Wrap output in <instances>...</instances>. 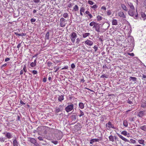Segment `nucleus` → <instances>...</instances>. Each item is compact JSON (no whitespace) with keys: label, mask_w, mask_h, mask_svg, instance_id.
<instances>
[{"label":"nucleus","mask_w":146,"mask_h":146,"mask_svg":"<svg viewBox=\"0 0 146 146\" xmlns=\"http://www.w3.org/2000/svg\"><path fill=\"white\" fill-rule=\"evenodd\" d=\"M134 11V10L132 9L129 10L128 12V14L130 16L133 17L134 19H137L138 16L137 10H136L137 14L135 15H134L135 14V12Z\"/></svg>","instance_id":"nucleus-1"},{"label":"nucleus","mask_w":146,"mask_h":146,"mask_svg":"<svg viewBox=\"0 0 146 146\" xmlns=\"http://www.w3.org/2000/svg\"><path fill=\"white\" fill-rule=\"evenodd\" d=\"M77 37V34L75 32H72L70 35V38L71 41L73 43H74L75 41V39Z\"/></svg>","instance_id":"nucleus-2"},{"label":"nucleus","mask_w":146,"mask_h":146,"mask_svg":"<svg viewBox=\"0 0 146 146\" xmlns=\"http://www.w3.org/2000/svg\"><path fill=\"white\" fill-rule=\"evenodd\" d=\"M74 105L71 104L68 105L65 108V111L67 112H69L73 109Z\"/></svg>","instance_id":"nucleus-3"},{"label":"nucleus","mask_w":146,"mask_h":146,"mask_svg":"<svg viewBox=\"0 0 146 146\" xmlns=\"http://www.w3.org/2000/svg\"><path fill=\"white\" fill-rule=\"evenodd\" d=\"M64 105H60L58 108H56L55 110V113H58L60 111H62L63 110V107Z\"/></svg>","instance_id":"nucleus-4"},{"label":"nucleus","mask_w":146,"mask_h":146,"mask_svg":"<svg viewBox=\"0 0 146 146\" xmlns=\"http://www.w3.org/2000/svg\"><path fill=\"white\" fill-rule=\"evenodd\" d=\"M3 134L5 135V136L8 139H10L13 137L12 134L10 132H5L3 133Z\"/></svg>","instance_id":"nucleus-5"},{"label":"nucleus","mask_w":146,"mask_h":146,"mask_svg":"<svg viewBox=\"0 0 146 146\" xmlns=\"http://www.w3.org/2000/svg\"><path fill=\"white\" fill-rule=\"evenodd\" d=\"M110 25L108 23H106L103 24L102 25V27L103 29L104 30V31H106L108 29Z\"/></svg>","instance_id":"nucleus-6"},{"label":"nucleus","mask_w":146,"mask_h":146,"mask_svg":"<svg viewBox=\"0 0 146 146\" xmlns=\"http://www.w3.org/2000/svg\"><path fill=\"white\" fill-rule=\"evenodd\" d=\"M65 21V19L63 18H61L60 19V25L61 27H64L65 26L66 24Z\"/></svg>","instance_id":"nucleus-7"},{"label":"nucleus","mask_w":146,"mask_h":146,"mask_svg":"<svg viewBox=\"0 0 146 146\" xmlns=\"http://www.w3.org/2000/svg\"><path fill=\"white\" fill-rule=\"evenodd\" d=\"M106 126L108 128H112L113 129H115V127L113 124H112L111 123L110 121L106 124Z\"/></svg>","instance_id":"nucleus-8"},{"label":"nucleus","mask_w":146,"mask_h":146,"mask_svg":"<svg viewBox=\"0 0 146 146\" xmlns=\"http://www.w3.org/2000/svg\"><path fill=\"white\" fill-rule=\"evenodd\" d=\"M145 111H141L139 112L137 114V116L139 117H142L145 115Z\"/></svg>","instance_id":"nucleus-9"},{"label":"nucleus","mask_w":146,"mask_h":146,"mask_svg":"<svg viewBox=\"0 0 146 146\" xmlns=\"http://www.w3.org/2000/svg\"><path fill=\"white\" fill-rule=\"evenodd\" d=\"M85 43L88 45L89 46L92 45L93 44V42L92 41L88 40L85 41Z\"/></svg>","instance_id":"nucleus-10"},{"label":"nucleus","mask_w":146,"mask_h":146,"mask_svg":"<svg viewBox=\"0 0 146 146\" xmlns=\"http://www.w3.org/2000/svg\"><path fill=\"white\" fill-rule=\"evenodd\" d=\"M117 135L120 138H121L122 140L125 141V142H129V140H127V139H126L125 138H124V137H123L121 135H120L119 134L117 133Z\"/></svg>","instance_id":"nucleus-11"},{"label":"nucleus","mask_w":146,"mask_h":146,"mask_svg":"<svg viewBox=\"0 0 146 146\" xmlns=\"http://www.w3.org/2000/svg\"><path fill=\"white\" fill-rule=\"evenodd\" d=\"M14 138V139H13V146H19L18 143L16 139L17 138L16 137H15Z\"/></svg>","instance_id":"nucleus-12"},{"label":"nucleus","mask_w":146,"mask_h":146,"mask_svg":"<svg viewBox=\"0 0 146 146\" xmlns=\"http://www.w3.org/2000/svg\"><path fill=\"white\" fill-rule=\"evenodd\" d=\"M70 118L72 121H75L77 118V116L76 115H72L70 116Z\"/></svg>","instance_id":"nucleus-13"},{"label":"nucleus","mask_w":146,"mask_h":146,"mask_svg":"<svg viewBox=\"0 0 146 146\" xmlns=\"http://www.w3.org/2000/svg\"><path fill=\"white\" fill-rule=\"evenodd\" d=\"M29 139V140L32 143H33L34 144H35L36 142V141L35 139L34 138H28Z\"/></svg>","instance_id":"nucleus-14"},{"label":"nucleus","mask_w":146,"mask_h":146,"mask_svg":"<svg viewBox=\"0 0 146 146\" xmlns=\"http://www.w3.org/2000/svg\"><path fill=\"white\" fill-rule=\"evenodd\" d=\"M119 16L122 18H125L126 17L125 16L123 12L122 11L119 12L118 14Z\"/></svg>","instance_id":"nucleus-15"},{"label":"nucleus","mask_w":146,"mask_h":146,"mask_svg":"<svg viewBox=\"0 0 146 146\" xmlns=\"http://www.w3.org/2000/svg\"><path fill=\"white\" fill-rule=\"evenodd\" d=\"M127 4L129 7L131 9L134 10V7L133 4L130 2H128Z\"/></svg>","instance_id":"nucleus-16"},{"label":"nucleus","mask_w":146,"mask_h":146,"mask_svg":"<svg viewBox=\"0 0 146 146\" xmlns=\"http://www.w3.org/2000/svg\"><path fill=\"white\" fill-rule=\"evenodd\" d=\"M99 139H94L91 140L90 143L91 144H92L95 142L99 141Z\"/></svg>","instance_id":"nucleus-17"},{"label":"nucleus","mask_w":146,"mask_h":146,"mask_svg":"<svg viewBox=\"0 0 146 146\" xmlns=\"http://www.w3.org/2000/svg\"><path fill=\"white\" fill-rule=\"evenodd\" d=\"M121 5V7L123 10L126 11H127V8L124 4H122Z\"/></svg>","instance_id":"nucleus-18"},{"label":"nucleus","mask_w":146,"mask_h":146,"mask_svg":"<svg viewBox=\"0 0 146 146\" xmlns=\"http://www.w3.org/2000/svg\"><path fill=\"white\" fill-rule=\"evenodd\" d=\"M141 107L145 108L146 107V102L145 101H143L141 106Z\"/></svg>","instance_id":"nucleus-19"},{"label":"nucleus","mask_w":146,"mask_h":146,"mask_svg":"<svg viewBox=\"0 0 146 146\" xmlns=\"http://www.w3.org/2000/svg\"><path fill=\"white\" fill-rule=\"evenodd\" d=\"M15 34L17 36H25L26 35L25 33H22L21 34H19V33H17L16 32H15Z\"/></svg>","instance_id":"nucleus-20"},{"label":"nucleus","mask_w":146,"mask_h":146,"mask_svg":"<svg viewBox=\"0 0 146 146\" xmlns=\"http://www.w3.org/2000/svg\"><path fill=\"white\" fill-rule=\"evenodd\" d=\"M109 138L110 141L113 142L114 141V137L111 135L109 137Z\"/></svg>","instance_id":"nucleus-21"},{"label":"nucleus","mask_w":146,"mask_h":146,"mask_svg":"<svg viewBox=\"0 0 146 146\" xmlns=\"http://www.w3.org/2000/svg\"><path fill=\"white\" fill-rule=\"evenodd\" d=\"M96 27V28H95L96 30L98 32H100V25L98 24L97 25Z\"/></svg>","instance_id":"nucleus-22"},{"label":"nucleus","mask_w":146,"mask_h":146,"mask_svg":"<svg viewBox=\"0 0 146 146\" xmlns=\"http://www.w3.org/2000/svg\"><path fill=\"white\" fill-rule=\"evenodd\" d=\"M138 143L141 144H143V146L145 145V144L144 143V141L143 139L139 140L138 141Z\"/></svg>","instance_id":"nucleus-23"},{"label":"nucleus","mask_w":146,"mask_h":146,"mask_svg":"<svg viewBox=\"0 0 146 146\" xmlns=\"http://www.w3.org/2000/svg\"><path fill=\"white\" fill-rule=\"evenodd\" d=\"M79 106L80 108L81 109H83L84 108V106L82 103L80 102L79 104Z\"/></svg>","instance_id":"nucleus-24"},{"label":"nucleus","mask_w":146,"mask_h":146,"mask_svg":"<svg viewBox=\"0 0 146 146\" xmlns=\"http://www.w3.org/2000/svg\"><path fill=\"white\" fill-rule=\"evenodd\" d=\"M64 96L63 95H61L59 97L58 100L60 102H61L64 100Z\"/></svg>","instance_id":"nucleus-25"},{"label":"nucleus","mask_w":146,"mask_h":146,"mask_svg":"<svg viewBox=\"0 0 146 146\" xmlns=\"http://www.w3.org/2000/svg\"><path fill=\"white\" fill-rule=\"evenodd\" d=\"M90 35V33H83L82 35L84 38H85L89 36Z\"/></svg>","instance_id":"nucleus-26"},{"label":"nucleus","mask_w":146,"mask_h":146,"mask_svg":"<svg viewBox=\"0 0 146 146\" xmlns=\"http://www.w3.org/2000/svg\"><path fill=\"white\" fill-rule=\"evenodd\" d=\"M140 128L142 130L144 131H146V125H144L143 126H141L140 127Z\"/></svg>","instance_id":"nucleus-27"},{"label":"nucleus","mask_w":146,"mask_h":146,"mask_svg":"<svg viewBox=\"0 0 146 146\" xmlns=\"http://www.w3.org/2000/svg\"><path fill=\"white\" fill-rule=\"evenodd\" d=\"M141 17L144 19H146V15L143 12H142L141 13Z\"/></svg>","instance_id":"nucleus-28"},{"label":"nucleus","mask_w":146,"mask_h":146,"mask_svg":"<svg viewBox=\"0 0 146 146\" xmlns=\"http://www.w3.org/2000/svg\"><path fill=\"white\" fill-rule=\"evenodd\" d=\"M112 24L113 25H117V20L116 19H113L112 21Z\"/></svg>","instance_id":"nucleus-29"},{"label":"nucleus","mask_w":146,"mask_h":146,"mask_svg":"<svg viewBox=\"0 0 146 146\" xmlns=\"http://www.w3.org/2000/svg\"><path fill=\"white\" fill-rule=\"evenodd\" d=\"M49 33L48 32L46 34L45 39L48 40L49 39Z\"/></svg>","instance_id":"nucleus-30"},{"label":"nucleus","mask_w":146,"mask_h":146,"mask_svg":"<svg viewBox=\"0 0 146 146\" xmlns=\"http://www.w3.org/2000/svg\"><path fill=\"white\" fill-rule=\"evenodd\" d=\"M123 125L126 127H127L128 126V122L126 120H124L123 121Z\"/></svg>","instance_id":"nucleus-31"},{"label":"nucleus","mask_w":146,"mask_h":146,"mask_svg":"<svg viewBox=\"0 0 146 146\" xmlns=\"http://www.w3.org/2000/svg\"><path fill=\"white\" fill-rule=\"evenodd\" d=\"M73 10L75 11L78 10V7L77 5H75V6L74 7Z\"/></svg>","instance_id":"nucleus-32"},{"label":"nucleus","mask_w":146,"mask_h":146,"mask_svg":"<svg viewBox=\"0 0 146 146\" xmlns=\"http://www.w3.org/2000/svg\"><path fill=\"white\" fill-rule=\"evenodd\" d=\"M103 18L101 16L98 15L97 17V20L98 21L101 20Z\"/></svg>","instance_id":"nucleus-33"},{"label":"nucleus","mask_w":146,"mask_h":146,"mask_svg":"<svg viewBox=\"0 0 146 146\" xmlns=\"http://www.w3.org/2000/svg\"><path fill=\"white\" fill-rule=\"evenodd\" d=\"M130 79H131L134 82L136 81L137 78L135 77H133L131 76L130 78Z\"/></svg>","instance_id":"nucleus-34"},{"label":"nucleus","mask_w":146,"mask_h":146,"mask_svg":"<svg viewBox=\"0 0 146 146\" xmlns=\"http://www.w3.org/2000/svg\"><path fill=\"white\" fill-rule=\"evenodd\" d=\"M36 64H35V63L34 62H32L31 63L30 65L32 67H33L36 66Z\"/></svg>","instance_id":"nucleus-35"},{"label":"nucleus","mask_w":146,"mask_h":146,"mask_svg":"<svg viewBox=\"0 0 146 146\" xmlns=\"http://www.w3.org/2000/svg\"><path fill=\"white\" fill-rule=\"evenodd\" d=\"M121 133L123 135L125 136H126V135H127V132L125 131H122L121 132Z\"/></svg>","instance_id":"nucleus-36"},{"label":"nucleus","mask_w":146,"mask_h":146,"mask_svg":"<svg viewBox=\"0 0 146 146\" xmlns=\"http://www.w3.org/2000/svg\"><path fill=\"white\" fill-rule=\"evenodd\" d=\"M6 138H3V137H1L0 138V141L1 142H4L5 141V139Z\"/></svg>","instance_id":"nucleus-37"},{"label":"nucleus","mask_w":146,"mask_h":146,"mask_svg":"<svg viewBox=\"0 0 146 146\" xmlns=\"http://www.w3.org/2000/svg\"><path fill=\"white\" fill-rule=\"evenodd\" d=\"M68 14L67 13H65L63 15V17L65 18H67L68 17Z\"/></svg>","instance_id":"nucleus-38"},{"label":"nucleus","mask_w":146,"mask_h":146,"mask_svg":"<svg viewBox=\"0 0 146 146\" xmlns=\"http://www.w3.org/2000/svg\"><path fill=\"white\" fill-rule=\"evenodd\" d=\"M96 23L94 21L90 23V25L91 26H93L94 24H96Z\"/></svg>","instance_id":"nucleus-39"},{"label":"nucleus","mask_w":146,"mask_h":146,"mask_svg":"<svg viewBox=\"0 0 146 146\" xmlns=\"http://www.w3.org/2000/svg\"><path fill=\"white\" fill-rule=\"evenodd\" d=\"M80 114L79 115V116L80 117L84 115V113L81 110H80Z\"/></svg>","instance_id":"nucleus-40"},{"label":"nucleus","mask_w":146,"mask_h":146,"mask_svg":"<svg viewBox=\"0 0 146 146\" xmlns=\"http://www.w3.org/2000/svg\"><path fill=\"white\" fill-rule=\"evenodd\" d=\"M131 142L133 143H135L136 141L135 140H133V139H131L130 140Z\"/></svg>","instance_id":"nucleus-41"},{"label":"nucleus","mask_w":146,"mask_h":146,"mask_svg":"<svg viewBox=\"0 0 146 146\" xmlns=\"http://www.w3.org/2000/svg\"><path fill=\"white\" fill-rule=\"evenodd\" d=\"M101 78H108L107 75H106L105 74H103L101 76Z\"/></svg>","instance_id":"nucleus-42"},{"label":"nucleus","mask_w":146,"mask_h":146,"mask_svg":"<svg viewBox=\"0 0 146 146\" xmlns=\"http://www.w3.org/2000/svg\"><path fill=\"white\" fill-rule=\"evenodd\" d=\"M93 48L95 50V52H96L98 49V46L97 45H95L94 47Z\"/></svg>","instance_id":"nucleus-43"},{"label":"nucleus","mask_w":146,"mask_h":146,"mask_svg":"<svg viewBox=\"0 0 146 146\" xmlns=\"http://www.w3.org/2000/svg\"><path fill=\"white\" fill-rule=\"evenodd\" d=\"M97 7L98 6L96 5H94L92 7V8L94 9V10L96 9Z\"/></svg>","instance_id":"nucleus-44"},{"label":"nucleus","mask_w":146,"mask_h":146,"mask_svg":"<svg viewBox=\"0 0 146 146\" xmlns=\"http://www.w3.org/2000/svg\"><path fill=\"white\" fill-rule=\"evenodd\" d=\"M23 71L25 72H26L27 71V70L26 68V65H24L23 68Z\"/></svg>","instance_id":"nucleus-45"},{"label":"nucleus","mask_w":146,"mask_h":146,"mask_svg":"<svg viewBox=\"0 0 146 146\" xmlns=\"http://www.w3.org/2000/svg\"><path fill=\"white\" fill-rule=\"evenodd\" d=\"M47 65L48 66L50 67L51 66L52 63L50 62H48L47 63Z\"/></svg>","instance_id":"nucleus-46"},{"label":"nucleus","mask_w":146,"mask_h":146,"mask_svg":"<svg viewBox=\"0 0 146 146\" xmlns=\"http://www.w3.org/2000/svg\"><path fill=\"white\" fill-rule=\"evenodd\" d=\"M80 39L79 38H77L76 39V43L77 44H78L80 42Z\"/></svg>","instance_id":"nucleus-47"},{"label":"nucleus","mask_w":146,"mask_h":146,"mask_svg":"<svg viewBox=\"0 0 146 146\" xmlns=\"http://www.w3.org/2000/svg\"><path fill=\"white\" fill-rule=\"evenodd\" d=\"M80 12H84V7H82L81 8L80 10Z\"/></svg>","instance_id":"nucleus-48"},{"label":"nucleus","mask_w":146,"mask_h":146,"mask_svg":"<svg viewBox=\"0 0 146 146\" xmlns=\"http://www.w3.org/2000/svg\"><path fill=\"white\" fill-rule=\"evenodd\" d=\"M38 139H39L40 141H43V140L42 138L40 136L38 137Z\"/></svg>","instance_id":"nucleus-49"},{"label":"nucleus","mask_w":146,"mask_h":146,"mask_svg":"<svg viewBox=\"0 0 146 146\" xmlns=\"http://www.w3.org/2000/svg\"><path fill=\"white\" fill-rule=\"evenodd\" d=\"M88 3L91 5H92L94 3V2L91 1H88Z\"/></svg>","instance_id":"nucleus-50"},{"label":"nucleus","mask_w":146,"mask_h":146,"mask_svg":"<svg viewBox=\"0 0 146 146\" xmlns=\"http://www.w3.org/2000/svg\"><path fill=\"white\" fill-rule=\"evenodd\" d=\"M51 142L53 143H54V144H55V145H56L58 144V141H51Z\"/></svg>","instance_id":"nucleus-51"},{"label":"nucleus","mask_w":146,"mask_h":146,"mask_svg":"<svg viewBox=\"0 0 146 146\" xmlns=\"http://www.w3.org/2000/svg\"><path fill=\"white\" fill-rule=\"evenodd\" d=\"M71 67L72 69H74L75 68V65L74 64H72L71 65Z\"/></svg>","instance_id":"nucleus-52"},{"label":"nucleus","mask_w":146,"mask_h":146,"mask_svg":"<svg viewBox=\"0 0 146 146\" xmlns=\"http://www.w3.org/2000/svg\"><path fill=\"white\" fill-rule=\"evenodd\" d=\"M111 14V12L110 10H108L107 12L108 15H110Z\"/></svg>","instance_id":"nucleus-53"},{"label":"nucleus","mask_w":146,"mask_h":146,"mask_svg":"<svg viewBox=\"0 0 146 146\" xmlns=\"http://www.w3.org/2000/svg\"><path fill=\"white\" fill-rule=\"evenodd\" d=\"M31 23H33L35 22L36 21V19L32 18L31 19Z\"/></svg>","instance_id":"nucleus-54"},{"label":"nucleus","mask_w":146,"mask_h":146,"mask_svg":"<svg viewBox=\"0 0 146 146\" xmlns=\"http://www.w3.org/2000/svg\"><path fill=\"white\" fill-rule=\"evenodd\" d=\"M32 73L33 74H36L37 73V72L36 70H34L33 71Z\"/></svg>","instance_id":"nucleus-55"},{"label":"nucleus","mask_w":146,"mask_h":146,"mask_svg":"<svg viewBox=\"0 0 146 146\" xmlns=\"http://www.w3.org/2000/svg\"><path fill=\"white\" fill-rule=\"evenodd\" d=\"M72 5L71 3L68 5V7L69 8H71L72 7Z\"/></svg>","instance_id":"nucleus-56"},{"label":"nucleus","mask_w":146,"mask_h":146,"mask_svg":"<svg viewBox=\"0 0 146 146\" xmlns=\"http://www.w3.org/2000/svg\"><path fill=\"white\" fill-rule=\"evenodd\" d=\"M36 3H38L40 1V0H33Z\"/></svg>","instance_id":"nucleus-57"},{"label":"nucleus","mask_w":146,"mask_h":146,"mask_svg":"<svg viewBox=\"0 0 146 146\" xmlns=\"http://www.w3.org/2000/svg\"><path fill=\"white\" fill-rule=\"evenodd\" d=\"M101 9L105 10H106V7L105 6H103L101 7Z\"/></svg>","instance_id":"nucleus-58"},{"label":"nucleus","mask_w":146,"mask_h":146,"mask_svg":"<svg viewBox=\"0 0 146 146\" xmlns=\"http://www.w3.org/2000/svg\"><path fill=\"white\" fill-rule=\"evenodd\" d=\"M128 54L131 56H134V54L133 53H129Z\"/></svg>","instance_id":"nucleus-59"},{"label":"nucleus","mask_w":146,"mask_h":146,"mask_svg":"<svg viewBox=\"0 0 146 146\" xmlns=\"http://www.w3.org/2000/svg\"><path fill=\"white\" fill-rule=\"evenodd\" d=\"M10 60V58H7L5 59V61L7 62V61H9Z\"/></svg>","instance_id":"nucleus-60"},{"label":"nucleus","mask_w":146,"mask_h":146,"mask_svg":"<svg viewBox=\"0 0 146 146\" xmlns=\"http://www.w3.org/2000/svg\"><path fill=\"white\" fill-rule=\"evenodd\" d=\"M21 43H19V44L17 46V47L19 49L21 46Z\"/></svg>","instance_id":"nucleus-61"},{"label":"nucleus","mask_w":146,"mask_h":146,"mask_svg":"<svg viewBox=\"0 0 146 146\" xmlns=\"http://www.w3.org/2000/svg\"><path fill=\"white\" fill-rule=\"evenodd\" d=\"M23 73V70H21L20 71V75L22 74Z\"/></svg>","instance_id":"nucleus-62"},{"label":"nucleus","mask_w":146,"mask_h":146,"mask_svg":"<svg viewBox=\"0 0 146 146\" xmlns=\"http://www.w3.org/2000/svg\"><path fill=\"white\" fill-rule=\"evenodd\" d=\"M85 13L88 15H89V14H90V12L88 11H86V12H85Z\"/></svg>","instance_id":"nucleus-63"},{"label":"nucleus","mask_w":146,"mask_h":146,"mask_svg":"<svg viewBox=\"0 0 146 146\" xmlns=\"http://www.w3.org/2000/svg\"><path fill=\"white\" fill-rule=\"evenodd\" d=\"M88 15L89 16L90 18V19L92 18V15L90 13Z\"/></svg>","instance_id":"nucleus-64"}]
</instances>
